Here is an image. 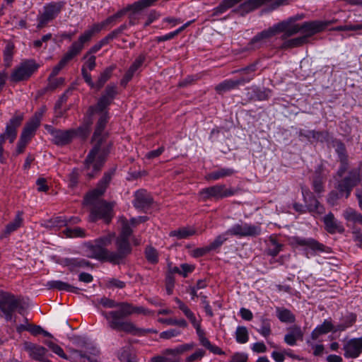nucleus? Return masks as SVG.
Returning a JSON list of instances; mask_svg holds the SVG:
<instances>
[{
  "label": "nucleus",
  "instance_id": "obj_10",
  "mask_svg": "<svg viewBox=\"0 0 362 362\" xmlns=\"http://www.w3.org/2000/svg\"><path fill=\"white\" fill-rule=\"evenodd\" d=\"M90 40V30H86L81 35L78 40L69 47L66 53L59 62V64L63 69L83 49L84 45Z\"/></svg>",
  "mask_w": 362,
  "mask_h": 362
},
{
  "label": "nucleus",
  "instance_id": "obj_9",
  "mask_svg": "<svg viewBox=\"0 0 362 362\" xmlns=\"http://www.w3.org/2000/svg\"><path fill=\"white\" fill-rule=\"evenodd\" d=\"M112 206L104 199H92V221L99 219L110 223L113 217Z\"/></svg>",
  "mask_w": 362,
  "mask_h": 362
},
{
  "label": "nucleus",
  "instance_id": "obj_59",
  "mask_svg": "<svg viewBox=\"0 0 362 362\" xmlns=\"http://www.w3.org/2000/svg\"><path fill=\"white\" fill-rule=\"evenodd\" d=\"M335 30L337 31H348V30H353V31H357L362 30V23L359 24H349V25H339L334 28Z\"/></svg>",
  "mask_w": 362,
  "mask_h": 362
},
{
  "label": "nucleus",
  "instance_id": "obj_48",
  "mask_svg": "<svg viewBox=\"0 0 362 362\" xmlns=\"http://www.w3.org/2000/svg\"><path fill=\"white\" fill-rule=\"evenodd\" d=\"M62 233L66 238H83L86 235L85 230L79 227L66 228L62 231Z\"/></svg>",
  "mask_w": 362,
  "mask_h": 362
},
{
  "label": "nucleus",
  "instance_id": "obj_35",
  "mask_svg": "<svg viewBox=\"0 0 362 362\" xmlns=\"http://www.w3.org/2000/svg\"><path fill=\"white\" fill-rule=\"evenodd\" d=\"M119 222L121 223V230L117 237L129 240L133 233L132 220H128L125 217H120Z\"/></svg>",
  "mask_w": 362,
  "mask_h": 362
},
{
  "label": "nucleus",
  "instance_id": "obj_46",
  "mask_svg": "<svg viewBox=\"0 0 362 362\" xmlns=\"http://www.w3.org/2000/svg\"><path fill=\"white\" fill-rule=\"evenodd\" d=\"M283 246L282 244L278 243L274 238H271L267 253L268 255L276 257L282 250Z\"/></svg>",
  "mask_w": 362,
  "mask_h": 362
},
{
  "label": "nucleus",
  "instance_id": "obj_19",
  "mask_svg": "<svg viewBox=\"0 0 362 362\" xmlns=\"http://www.w3.org/2000/svg\"><path fill=\"white\" fill-rule=\"evenodd\" d=\"M272 1V0H247L240 4L236 8L233 9L232 12L238 13L241 16H244L258 8L264 4Z\"/></svg>",
  "mask_w": 362,
  "mask_h": 362
},
{
  "label": "nucleus",
  "instance_id": "obj_56",
  "mask_svg": "<svg viewBox=\"0 0 362 362\" xmlns=\"http://www.w3.org/2000/svg\"><path fill=\"white\" fill-rule=\"evenodd\" d=\"M206 351L202 349H198L195 352L185 358V362L199 361L205 356Z\"/></svg>",
  "mask_w": 362,
  "mask_h": 362
},
{
  "label": "nucleus",
  "instance_id": "obj_4",
  "mask_svg": "<svg viewBox=\"0 0 362 362\" xmlns=\"http://www.w3.org/2000/svg\"><path fill=\"white\" fill-rule=\"evenodd\" d=\"M304 18V14H296L275 24L280 33H283L281 39L286 40L300 32H322L328 25L327 23L320 21H307L301 24L296 23L297 21Z\"/></svg>",
  "mask_w": 362,
  "mask_h": 362
},
{
  "label": "nucleus",
  "instance_id": "obj_21",
  "mask_svg": "<svg viewBox=\"0 0 362 362\" xmlns=\"http://www.w3.org/2000/svg\"><path fill=\"white\" fill-rule=\"evenodd\" d=\"M301 36L285 40L281 45V49H291L301 47L309 42V38L320 32H300Z\"/></svg>",
  "mask_w": 362,
  "mask_h": 362
},
{
  "label": "nucleus",
  "instance_id": "obj_7",
  "mask_svg": "<svg viewBox=\"0 0 362 362\" xmlns=\"http://www.w3.org/2000/svg\"><path fill=\"white\" fill-rule=\"evenodd\" d=\"M23 120V115L13 116L7 123L5 132L0 134V162L1 163H4L6 160L4 156V144L6 139H8L11 144L15 141L17 136V128L21 126Z\"/></svg>",
  "mask_w": 362,
  "mask_h": 362
},
{
  "label": "nucleus",
  "instance_id": "obj_37",
  "mask_svg": "<svg viewBox=\"0 0 362 362\" xmlns=\"http://www.w3.org/2000/svg\"><path fill=\"white\" fill-rule=\"evenodd\" d=\"M67 226V218L56 216L48 220L43 226L48 229H59Z\"/></svg>",
  "mask_w": 362,
  "mask_h": 362
},
{
  "label": "nucleus",
  "instance_id": "obj_1",
  "mask_svg": "<svg viewBox=\"0 0 362 362\" xmlns=\"http://www.w3.org/2000/svg\"><path fill=\"white\" fill-rule=\"evenodd\" d=\"M117 94V86L109 84L97 98L95 105L92 106V119L96 120L92 136V143H94L92 148V172H99L102 169L110 153V143L107 141V134L105 129L110 119V106Z\"/></svg>",
  "mask_w": 362,
  "mask_h": 362
},
{
  "label": "nucleus",
  "instance_id": "obj_54",
  "mask_svg": "<svg viewBox=\"0 0 362 362\" xmlns=\"http://www.w3.org/2000/svg\"><path fill=\"white\" fill-rule=\"evenodd\" d=\"M64 82V79L63 78H48V84L44 88L43 92L47 91H52L55 90L57 87L62 85Z\"/></svg>",
  "mask_w": 362,
  "mask_h": 362
},
{
  "label": "nucleus",
  "instance_id": "obj_40",
  "mask_svg": "<svg viewBox=\"0 0 362 362\" xmlns=\"http://www.w3.org/2000/svg\"><path fill=\"white\" fill-rule=\"evenodd\" d=\"M71 93L70 90H67L64 94L61 95L59 100L56 103L54 106V111L57 117H62L64 115L66 110L62 109L63 104L66 103L69 97V94Z\"/></svg>",
  "mask_w": 362,
  "mask_h": 362
},
{
  "label": "nucleus",
  "instance_id": "obj_20",
  "mask_svg": "<svg viewBox=\"0 0 362 362\" xmlns=\"http://www.w3.org/2000/svg\"><path fill=\"white\" fill-rule=\"evenodd\" d=\"M153 203V198L145 189H139L134 194L133 205L136 209H145L151 206Z\"/></svg>",
  "mask_w": 362,
  "mask_h": 362
},
{
  "label": "nucleus",
  "instance_id": "obj_15",
  "mask_svg": "<svg viewBox=\"0 0 362 362\" xmlns=\"http://www.w3.org/2000/svg\"><path fill=\"white\" fill-rule=\"evenodd\" d=\"M260 233V227L246 223L235 224L227 230V233H228L229 235L238 237L256 236L259 235Z\"/></svg>",
  "mask_w": 362,
  "mask_h": 362
},
{
  "label": "nucleus",
  "instance_id": "obj_42",
  "mask_svg": "<svg viewBox=\"0 0 362 362\" xmlns=\"http://www.w3.org/2000/svg\"><path fill=\"white\" fill-rule=\"evenodd\" d=\"M195 234V230L189 228H180L170 232V237H176L177 239H185Z\"/></svg>",
  "mask_w": 362,
  "mask_h": 362
},
{
  "label": "nucleus",
  "instance_id": "obj_28",
  "mask_svg": "<svg viewBox=\"0 0 362 362\" xmlns=\"http://www.w3.org/2000/svg\"><path fill=\"white\" fill-rule=\"evenodd\" d=\"M247 79L233 80L227 79L218 83L215 90L218 94H222L228 90L237 88L239 86H243V83L247 81Z\"/></svg>",
  "mask_w": 362,
  "mask_h": 362
},
{
  "label": "nucleus",
  "instance_id": "obj_8",
  "mask_svg": "<svg viewBox=\"0 0 362 362\" xmlns=\"http://www.w3.org/2000/svg\"><path fill=\"white\" fill-rule=\"evenodd\" d=\"M39 67L40 65L34 59L24 60L13 69L10 80L14 83L27 81Z\"/></svg>",
  "mask_w": 362,
  "mask_h": 362
},
{
  "label": "nucleus",
  "instance_id": "obj_50",
  "mask_svg": "<svg viewBox=\"0 0 362 362\" xmlns=\"http://www.w3.org/2000/svg\"><path fill=\"white\" fill-rule=\"evenodd\" d=\"M229 234L227 233V230L218 235L213 242H211L209 245L211 250H216L219 248L228 238Z\"/></svg>",
  "mask_w": 362,
  "mask_h": 362
},
{
  "label": "nucleus",
  "instance_id": "obj_34",
  "mask_svg": "<svg viewBox=\"0 0 362 362\" xmlns=\"http://www.w3.org/2000/svg\"><path fill=\"white\" fill-rule=\"evenodd\" d=\"M195 346V344L194 342L189 343V344H184L177 346L175 349H166L163 351V354L167 355V356H178L181 355L183 353L190 351L193 349Z\"/></svg>",
  "mask_w": 362,
  "mask_h": 362
},
{
  "label": "nucleus",
  "instance_id": "obj_61",
  "mask_svg": "<svg viewBox=\"0 0 362 362\" xmlns=\"http://www.w3.org/2000/svg\"><path fill=\"white\" fill-rule=\"evenodd\" d=\"M180 334V332L175 329H170L168 331L162 332L160 334V337L162 339H169L173 337H177Z\"/></svg>",
  "mask_w": 362,
  "mask_h": 362
},
{
  "label": "nucleus",
  "instance_id": "obj_26",
  "mask_svg": "<svg viewBox=\"0 0 362 362\" xmlns=\"http://www.w3.org/2000/svg\"><path fill=\"white\" fill-rule=\"evenodd\" d=\"M40 123V117L37 116L36 113L35 116L25 124L21 133V138L27 141H30L32 136L34 135L35 130L39 127Z\"/></svg>",
  "mask_w": 362,
  "mask_h": 362
},
{
  "label": "nucleus",
  "instance_id": "obj_47",
  "mask_svg": "<svg viewBox=\"0 0 362 362\" xmlns=\"http://www.w3.org/2000/svg\"><path fill=\"white\" fill-rule=\"evenodd\" d=\"M175 301L178 305L179 309L184 313V315L189 319L190 322H194L197 319L194 313L188 308V306L185 304L180 299L178 298H175Z\"/></svg>",
  "mask_w": 362,
  "mask_h": 362
},
{
  "label": "nucleus",
  "instance_id": "obj_63",
  "mask_svg": "<svg viewBox=\"0 0 362 362\" xmlns=\"http://www.w3.org/2000/svg\"><path fill=\"white\" fill-rule=\"evenodd\" d=\"M229 8L222 1L217 7L214 8L212 11V16H217L224 13Z\"/></svg>",
  "mask_w": 362,
  "mask_h": 362
},
{
  "label": "nucleus",
  "instance_id": "obj_44",
  "mask_svg": "<svg viewBox=\"0 0 362 362\" xmlns=\"http://www.w3.org/2000/svg\"><path fill=\"white\" fill-rule=\"evenodd\" d=\"M235 339L239 344H245L249 340V334L246 327L238 326L235 331Z\"/></svg>",
  "mask_w": 362,
  "mask_h": 362
},
{
  "label": "nucleus",
  "instance_id": "obj_30",
  "mask_svg": "<svg viewBox=\"0 0 362 362\" xmlns=\"http://www.w3.org/2000/svg\"><path fill=\"white\" fill-rule=\"evenodd\" d=\"M257 70V63H252L243 69L233 71V74L239 73L241 76L238 80L247 79L243 83V85L250 82L255 77V72Z\"/></svg>",
  "mask_w": 362,
  "mask_h": 362
},
{
  "label": "nucleus",
  "instance_id": "obj_49",
  "mask_svg": "<svg viewBox=\"0 0 362 362\" xmlns=\"http://www.w3.org/2000/svg\"><path fill=\"white\" fill-rule=\"evenodd\" d=\"M261 327L257 332L264 337H269L272 333L271 321L269 319L262 317L260 319Z\"/></svg>",
  "mask_w": 362,
  "mask_h": 362
},
{
  "label": "nucleus",
  "instance_id": "obj_58",
  "mask_svg": "<svg viewBox=\"0 0 362 362\" xmlns=\"http://www.w3.org/2000/svg\"><path fill=\"white\" fill-rule=\"evenodd\" d=\"M323 180L320 175H316L314 177L313 186L315 192L320 193L324 190Z\"/></svg>",
  "mask_w": 362,
  "mask_h": 362
},
{
  "label": "nucleus",
  "instance_id": "obj_43",
  "mask_svg": "<svg viewBox=\"0 0 362 362\" xmlns=\"http://www.w3.org/2000/svg\"><path fill=\"white\" fill-rule=\"evenodd\" d=\"M89 54L90 52H88L83 57L86 62L82 66L81 73L85 81L90 85V57H88Z\"/></svg>",
  "mask_w": 362,
  "mask_h": 362
},
{
  "label": "nucleus",
  "instance_id": "obj_55",
  "mask_svg": "<svg viewBox=\"0 0 362 362\" xmlns=\"http://www.w3.org/2000/svg\"><path fill=\"white\" fill-rule=\"evenodd\" d=\"M123 14H124V11H119L117 13H115V15H113V16H110V18H108L105 21V22H104L103 24L94 25L93 26H92V33L100 31L105 24H107V23H112V21H115L118 18H120Z\"/></svg>",
  "mask_w": 362,
  "mask_h": 362
},
{
  "label": "nucleus",
  "instance_id": "obj_33",
  "mask_svg": "<svg viewBox=\"0 0 362 362\" xmlns=\"http://www.w3.org/2000/svg\"><path fill=\"white\" fill-rule=\"evenodd\" d=\"M47 286L49 288L57 289L58 291H66L71 293H78L79 288L62 281H48Z\"/></svg>",
  "mask_w": 362,
  "mask_h": 362
},
{
  "label": "nucleus",
  "instance_id": "obj_51",
  "mask_svg": "<svg viewBox=\"0 0 362 362\" xmlns=\"http://www.w3.org/2000/svg\"><path fill=\"white\" fill-rule=\"evenodd\" d=\"M145 257L148 262L156 264L158 262V253L152 246L146 247L145 250Z\"/></svg>",
  "mask_w": 362,
  "mask_h": 362
},
{
  "label": "nucleus",
  "instance_id": "obj_64",
  "mask_svg": "<svg viewBox=\"0 0 362 362\" xmlns=\"http://www.w3.org/2000/svg\"><path fill=\"white\" fill-rule=\"evenodd\" d=\"M247 355L243 353H235L231 357L230 362H247Z\"/></svg>",
  "mask_w": 362,
  "mask_h": 362
},
{
  "label": "nucleus",
  "instance_id": "obj_24",
  "mask_svg": "<svg viewBox=\"0 0 362 362\" xmlns=\"http://www.w3.org/2000/svg\"><path fill=\"white\" fill-rule=\"evenodd\" d=\"M346 358H356L362 352V338L349 340L344 346Z\"/></svg>",
  "mask_w": 362,
  "mask_h": 362
},
{
  "label": "nucleus",
  "instance_id": "obj_22",
  "mask_svg": "<svg viewBox=\"0 0 362 362\" xmlns=\"http://www.w3.org/2000/svg\"><path fill=\"white\" fill-rule=\"evenodd\" d=\"M24 222L23 212L18 211L13 221L9 222L0 235V239L8 238L12 233L23 226Z\"/></svg>",
  "mask_w": 362,
  "mask_h": 362
},
{
  "label": "nucleus",
  "instance_id": "obj_39",
  "mask_svg": "<svg viewBox=\"0 0 362 362\" xmlns=\"http://www.w3.org/2000/svg\"><path fill=\"white\" fill-rule=\"evenodd\" d=\"M343 216L347 221L362 225V214L355 209L351 208L346 209Z\"/></svg>",
  "mask_w": 362,
  "mask_h": 362
},
{
  "label": "nucleus",
  "instance_id": "obj_17",
  "mask_svg": "<svg viewBox=\"0 0 362 362\" xmlns=\"http://www.w3.org/2000/svg\"><path fill=\"white\" fill-rule=\"evenodd\" d=\"M49 132L53 137L54 144L58 146H65L71 143L75 138L76 133L74 129L62 130L53 128L49 130Z\"/></svg>",
  "mask_w": 362,
  "mask_h": 362
},
{
  "label": "nucleus",
  "instance_id": "obj_6",
  "mask_svg": "<svg viewBox=\"0 0 362 362\" xmlns=\"http://www.w3.org/2000/svg\"><path fill=\"white\" fill-rule=\"evenodd\" d=\"M238 190L235 188H227L226 185H215L200 190L199 192V197L203 202L212 199L219 200L233 196L238 193Z\"/></svg>",
  "mask_w": 362,
  "mask_h": 362
},
{
  "label": "nucleus",
  "instance_id": "obj_23",
  "mask_svg": "<svg viewBox=\"0 0 362 362\" xmlns=\"http://www.w3.org/2000/svg\"><path fill=\"white\" fill-rule=\"evenodd\" d=\"M293 243L299 246H305L310 250L315 252H326V246L319 243L314 238H300L293 237L292 238Z\"/></svg>",
  "mask_w": 362,
  "mask_h": 362
},
{
  "label": "nucleus",
  "instance_id": "obj_52",
  "mask_svg": "<svg viewBox=\"0 0 362 362\" xmlns=\"http://www.w3.org/2000/svg\"><path fill=\"white\" fill-rule=\"evenodd\" d=\"M14 45L12 43H8L4 51V59L5 66L8 67L11 66L13 55Z\"/></svg>",
  "mask_w": 362,
  "mask_h": 362
},
{
  "label": "nucleus",
  "instance_id": "obj_16",
  "mask_svg": "<svg viewBox=\"0 0 362 362\" xmlns=\"http://www.w3.org/2000/svg\"><path fill=\"white\" fill-rule=\"evenodd\" d=\"M115 173V168H112L104 173L103 177L98 180L95 187L92 189V199H97L98 198L104 195L110 184V182L112 181Z\"/></svg>",
  "mask_w": 362,
  "mask_h": 362
},
{
  "label": "nucleus",
  "instance_id": "obj_13",
  "mask_svg": "<svg viewBox=\"0 0 362 362\" xmlns=\"http://www.w3.org/2000/svg\"><path fill=\"white\" fill-rule=\"evenodd\" d=\"M64 7V3L52 2L44 6L43 12L37 16V20L38 21L37 28L42 29L45 27L50 21L54 20L58 14L61 12Z\"/></svg>",
  "mask_w": 362,
  "mask_h": 362
},
{
  "label": "nucleus",
  "instance_id": "obj_5",
  "mask_svg": "<svg viewBox=\"0 0 362 362\" xmlns=\"http://www.w3.org/2000/svg\"><path fill=\"white\" fill-rule=\"evenodd\" d=\"M25 310L22 299L11 293H5L0 299V316L4 317L6 322H16V316L14 313L17 311L23 315Z\"/></svg>",
  "mask_w": 362,
  "mask_h": 362
},
{
  "label": "nucleus",
  "instance_id": "obj_25",
  "mask_svg": "<svg viewBox=\"0 0 362 362\" xmlns=\"http://www.w3.org/2000/svg\"><path fill=\"white\" fill-rule=\"evenodd\" d=\"M303 332L300 326L294 325L288 328V333L284 337V341L290 345L296 344L297 340H303Z\"/></svg>",
  "mask_w": 362,
  "mask_h": 362
},
{
  "label": "nucleus",
  "instance_id": "obj_31",
  "mask_svg": "<svg viewBox=\"0 0 362 362\" xmlns=\"http://www.w3.org/2000/svg\"><path fill=\"white\" fill-rule=\"evenodd\" d=\"M90 110V107H89L87 110V115L83 124L77 129H74L76 132L75 137H79L83 140H86L88 137L90 132V119L88 116V114L89 113Z\"/></svg>",
  "mask_w": 362,
  "mask_h": 362
},
{
  "label": "nucleus",
  "instance_id": "obj_60",
  "mask_svg": "<svg viewBox=\"0 0 362 362\" xmlns=\"http://www.w3.org/2000/svg\"><path fill=\"white\" fill-rule=\"evenodd\" d=\"M270 93L271 91L269 89L263 90L257 89L255 91V97L258 100H266L269 99Z\"/></svg>",
  "mask_w": 362,
  "mask_h": 362
},
{
  "label": "nucleus",
  "instance_id": "obj_45",
  "mask_svg": "<svg viewBox=\"0 0 362 362\" xmlns=\"http://www.w3.org/2000/svg\"><path fill=\"white\" fill-rule=\"evenodd\" d=\"M115 66H109L106 68L101 74L98 80L95 83V86L100 89L110 78Z\"/></svg>",
  "mask_w": 362,
  "mask_h": 362
},
{
  "label": "nucleus",
  "instance_id": "obj_62",
  "mask_svg": "<svg viewBox=\"0 0 362 362\" xmlns=\"http://www.w3.org/2000/svg\"><path fill=\"white\" fill-rule=\"evenodd\" d=\"M78 170L76 168H74L72 172L69 175V185L71 187H75L78 181Z\"/></svg>",
  "mask_w": 362,
  "mask_h": 362
},
{
  "label": "nucleus",
  "instance_id": "obj_3",
  "mask_svg": "<svg viewBox=\"0 0 362 362\" xmlns=\"http://www.w3.org/2000/svg\"><path fill=\"white\" fill-rule=\"evenodd\" d=\"M110 243L111 238L110 236L95 240V245H92V258L102 262H108L113 264H122L132 252L129 240L117 237L115 241L117 249L115 252L109 251L105 248Z\"/></svg>",
  "mask_w": 362,
  "mask_h": 362
},
{
  "label": "nucleus",
  "instance_id": "obj_29",
  "mask_svg": "<svg viewBox=\"0 0 362 362\" xmlns=\"http://www.w3.org/2000/svg\"><path fill=\"white\" fill-rule=\"evenodd\" d=\"M235 170L229 168H220L216 170L212 171L205 175V180L207 181H215L234 175Z\"/></svg>",
  "mask_w": 362,
  "mask_h": 362
},
{
  "label": "nucleus",
  "instance_id": "obj_57",
  "mask_svg": "<svg viewBox=\"0 0 362 362\" xmlns=\"http://www.w3.org/2000/svg\"><path fill=\"white\" fill-rule=\"evenodd\" d=\"M46 344L48 346V347L56 354H57L59 356L67 359V356L64 352L63 349L55 343L49 341L46 342Z\"/></svg>",
  "mask_w": 362,
  "mask_h": 362
},
{
  "label": "nucleus",
  "instance_id": "obj_27",
  "mask_svg": "<svg viewBox=\"0 0 362 362\" xmlns=\"http://www.w3.org/2000/svg\"><path fill=\"white\" fill-rule=\"evenodd\" d=\"M324 223L327 231L329 233H342L344 230L343 226L335 219L332 213L324 217Z\"/></svg>",
  "mask_w": 362,
  "mask_h": 362
},
{
  "label": "nucleus",
  "instance_id": "obj_41",
  "mask_svg": "<svg viewBox=\"0 0 362 362\" xmlns=\"http://www.w3.org/2000/svg\"><path fill=\"white\" fill-rule=\"evenodd\" d=\"M337 151L339 153V157L341 163L339 169L338 170V175L339 176H342V175L348 169V156L346 153L345 148L344 146H341V147L339 148Z\"/></svg>",
  "mask_w": 362,
  "mask_h": 362
},
{
  "label": "nucleus",
  "instance_id": "obj_12",
  "mask_svg": "<svg viewBox=\"0 0 362 362\" xmlns=\"http://www.w3.org/2000/svg\"><path fill=\"white\" fill-rule=\"evenodd\" d=\"M280 33L276 25L269 27L255 35L247 43L245 50L254 51L262 48L272 37Z\"/></svg>",
  "mask_w": 362,
  "mask_h": 362
},
{
  "label": "nucleus",
  "instance_id": "obj_53",
  "mask_svg": "<svg viewBox=\"0 0 362 362\" xmlns=\"http://www.w3.org/2000/svg\"><path fill=\"white\" fill-rule=\"evenodd\" d=\"M119 358L122 362H136V361L135 354L129 348L122 349L119 354Z\"/></svg>",
  "mask_w": 362,
  "mask_h": 362
},
{
  "label": "nucleus",
  "instance_id": "obj_2",
  "mask_svg": "<svg viewBox=\"0 0 362 362\" xmlns=\"http://www.w3.org/2000/svg\"><path fill=\"white\" fill-rule=\"evenodd\" d=\"M100 303L104 307L117 308L105 314L111 328L134 335H141L147 332L143 329L136 327L131 321L126 320L134 313H146L143 307L134 306L127 302L117 303L108 298L101 299Z\"/></svg>",
  "mask_w": 362,
  "mask_h": 362
},
{
  "label": "nucleus",
  "instance_id": "obj_11",
  "mask_svg": "<svg viewBox=\"0 0 362 362\" xmlns=\"http://www.w3.org/2000/svg\"><path fill=\"white\" fill-rule=\"evenodd\" d=\"M90 40V30H86L81 35L78 40L69 47L66 53L59 62V64L63 69L83 49L84 45Z\"/></svg>",
  "mask_w": 362,
  "mask_h": 362
},
{
  "label": "nucleus",
  "instance_id": "obj_14",
  "mask_svg": "<svg viewBox=\"0 0 362 362\" xmlns=\"http://www.w3.org/2000/svg\"><path fill=\"white\" fill-rule=\"evenodd\" d=\"M360 182V173L358 170H351L349 175L338 182L337 188L339 194L342 196L345 194L346 198H348L353 188Z\"/></svg>",
  "mask_w": 362,
  "mask_h": 362
},
{
  "label": "nucleus",
  "instance_id": "obj_36",
  "mask_svg": "<svg viewBox=\"0 0 362 362\" xmlns=\"http://www.w3.org/2000/svg\"><path fill=\"white\" fill-rule=\"evenodd\" d=\"M334 329V326L330 321L325 320L323 323L317 326L311 333V338L313 340L317 339L320 335L327 334Z\"/></svg>",
  "mask_w": 362,
  "mask_h": 362
},
{
  "label": "nucleus",
  "instance_id": "obj_32",
  "mask_svg": "<svg viewBox=\"0 0 362 362\" xmlns=\"http://www.w3.org/2000/svg\"><path fill=\"white\" fill-rule=\"evenodd\" d=\"M65 262L71 272H78L80 269L90 266L88 261L81 258L66 259Z\"/></svg>",
  "mask_w": 362,
  "mask_h": 362
},
{
  "label": "nucleus",
  "instance_id": "obj_18",
  "mask_svg": "<svg viewBox=\"0 0 362 362\" xmlns=\"http://www.w3.org/2000/svg\"><path fill=\"white\" fill-rule=\"evenodd\" d=\"M23 347L25 351L28 352L32 359L42 362H49L47 358V350L44 346L32 342L25 341L23 343Z\"/></svg>",
  "mask_w": 362,
  "mask_h": 362
},
{
  "label": "nucleus",
  "instance_id": "obj_38",
  "mask_svg": "<svg viewBox=\"0 0 362 362\" xmlns=\"http://www.w3.org/2000/svg\"><path fill=\"white\" fill-rule=\"evenodd\" d=\"M276 315L282 322L293 323L296 321L295 315L286 308H276Z\"/></svg>",
  "mask_w": 362,
  "mask_h": 362
}]
</instances>
